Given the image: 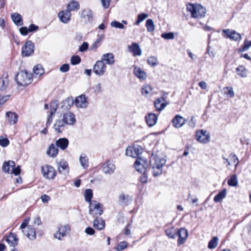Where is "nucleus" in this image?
Instances as JSON below:
<instances>
[{"mask_svg":"<svg viewBox=\"0 0 251 251\" xmlns=\"http://www.w3.org/2000/svg\"><path fill=\"white\" fill-rule=\"evenodd\" d=\"M79 163L81 167L87 169L89 166V159L87 156L84 153H81L79 158Z\"/></svg>","mask_w":251,"mask_h":251,"instance_id":"nucleus-35","label":"nucleus"},{"mask_svg":"<svg viewBox=\"0 0 251 251\" xmlns=\"http://www.w3.org/2000/svg\"><path fill=\"white\" fill-rule=\"evenodd\" d=\"M11 18L13 22L18 26L23 25L22 16L17 13H12Z\"/></svg>","mask_w":251,"mask_h":251,"instance_id":"nucleus-36","label":"nucleus"},{"mask_svg":"<svg viewBox=\"0 0 251 251\" xmlns=\"http://www.w3.org/2000/svg\"><path fill=\"white\" fill-rule=\"evenodd\" d=\"M185 123V119L179 115H176L174 118V126L179 128L183 126Z\"/></svg>","mask_w":251,"mask_h":251,"instance_id":"nucleus-34","label":"nucleus"},{"mask_svg":"<svg viewBox=\"0 0 251 251\" xmlns=\"http://www.w3.org/2000/svg\"><path fill=\"white\" fill-rule=\"evenodd\" d=\"M251 46V41H249L247 40H245L244 45L242 48L239 49V51L243 52L247 50Z\"/></svg>","mask_w":251,"mask_h":251,"instance_id":"nucleus-50","label":"nucleus"},{"mask_svg":"<svg viewBox=\"0 0 251 251\" xmlns=\"http://www.w3.org/2000/svg\"><path fill=\"white\" fill-rule=\"evenodd\" d=\"M71 13L69 10L67 9L60 11L58 14V17L59 20L63 24H68L71 20Z\"/></svg>","mask_w":251,"mask_h":251,"instance_id":"nucleus-19","label":"nucleus"},{"mask_svg":"<svg viewBox=\"0 0 251 251\" xmlns=\"http://www.w3.org/2000/svg\"><path fill=\"white\" fill-rule=\"evenodd\" d=\"M151 87L148 84H145L142 88V93L143 95L148 96L152 91Z\"/></svg>","mask_w":251,"mask_h":251,"instance_id":"nucleus-47","label":"nucleus"},{"mask_svg":"<svg viewBox=\"0 0 251 251\" xmlns=\"http://www.w3.org/2000/svg\"><path fill=\"white\" fill-rule=\"evenodd\" d=\"M76 122L75 114L71 111H67L63 113L62 119L56 120L54 124V130L58 133L62 132L66 125H73Z\"/></svg>","mask_w":251,"mask_h":251,"instance_id":"nucleus-1","label":"nucleus"},{"mask_svg":"<svg viewBox=\"0 0 251 251\" xmlns=\"http://www.w3.org/2000/svg\"><path fill=\"white\" fill-rule=\"evenodd\" d=\"M127 243L126 241L120 242L116 247L115 249L118 251H121L126 248Z\"/></svg>","mask_w":251,"mask_h":251,"instance_id":"nucleus-53","label":"nucleus"},{"mask_svg":"<svg viewBox=\"0 0 251 251\" xmlns=\"http://www.w3.org/2000/svg\"><path fill=\"white\" fill-rule=\"evenodd\" d=\"M41 199L43 202L47 203L50 200V197L46 194H44L41 196Z\"/></svg>","mask_w":251,"mask_h":251,"instance_id":"nucleus-64","label":"nucleus"},{"mask_svg":"<svg viewBox=\"0 0 251 251\" xmlns=\"http://www.w3.org/2000/svg\"><path fill=\"white\" fill-rule=\"evenodd\" d=\"M6 241L11 246L15 247L18 244V239L16 234L11 233L6 238Z\"/></svg>","mask_w":251,"mask_h":251,"instance_id":"nucleus-32","label":"nucleus"},{"mask_svg":"<svg viewBox=\"0 0 251 251\" xmlns=\"http://www.w3.org/2000/svg\"><path fill=\"white\" fill-rule=\"evenodd\" d=\"M6 117L11 125H15L17 123L18 116L15 112H7L6 113Z\"/></svg>","mask_w":251,"mask_h":251,"instance_id":"nucleus-28","label":"nucleus"},{"mask_svg":"<svg viewBox=\"0 0 251 251\" xmlns=\"http://www.w3.org/2000/svg\"><path fill=\"white\" fill-rule=\"evenodd\" d=\"M93 225L95 228L101 230L105 227V222L101 218H96L93 221Z\"/></svg>","mask_w":251,"mask_h":251,"instance_id":"nucleus-31","label":"nucleus"},{"mask_svg":"<svg viewBox=\"0 0 251 251\" xmlns=\"http://www.w3.org/2000/svg\"><path fill=\"white\" fill-rule=\"evenodd\" d=\"M110 25L112 27L121 29H124L125 28L124 25L122 23H121L116 21H113L111 22L110 23Z\"/></svg>","mask_w":251,"mask_h":251,"instance_id":"nucleus-51","label":"nucleus"},{"mask_svg":"<svg viewBox=\"0 0 251 251\" xmlns=\"http://www.w3.org/2000/svg\"><path fill=\"white\" fill-rule=\"evenodd\" d=\"M16 81L19 85L26 86L32 81L31 75L26 71H21L17 74Z\"/></svg>","mask_w":251,"mask_h":251,"instance_id":"nucleus-5","label":"nucleus"},{"mask_svg":"<svg viewBox=\"0 0 251 251\" xmlns=\"http://www.w3.org/2000/svg\"><path fill=\"white\" fill-rule=\"evenodd\" d=\"M80 17L86 23H91L94 20L93 11L90 9L82 10Z\"/></svg>","mask_w":251,"mask_h":251,"instance_id":"nucleus-17","label":"nucleus"},{"mask_svg":"<svg viewBox=\"0 0 251 251\" xmlns=\"http://www.w3.org/2000/svg\"><path fill=\"white\" fill-rule=\"evenodd\" d=\"M227 184L230 186L235 187L238 185V179L236 175L231 176L227 181Z\"/></svg>","mask_w":251,"mask_h":251,"instance_id":"nucleus-46","label":"nucleus"},{"mask_svg":"<svg viewBox=\"0 0 251 251\" xmlns=\"http://www.w3.org/2000/svg\"><path fill=\"white\" fill-rule=\"evenodd\" d=\"M148 64L152 67H155L157 65V59L155 57L151 56L148 59Z\"/></svg>","mask_w":251,"mask_h":251,"instance_id":"nucleus-52","label":"nucleus"},{"mask_svg":"<svg viewBox=\"0 0 251 251\" xmlns=\"http://www.w3.org/2000/svg\"><path fill=\"white\" fill-rule=\"evenodd\" d=\"M9 144V141L7 138H0V145L3 147H6Z\"/></svg>","mask_w":251,"mask_h":251,"instance_id":"nucleus-56","label":"nucleus"},{"mask_svg":"<svg viewBox=\"0 0 251 251\" xmlns=\"http://www.w3.org/2000/svg\"><path fill=\"white\" fill-rule=\"evenodd\" d=\"M69 70V65L68 64H64L62 65L59 68L60 72L62 73H66Z\"/></svg>","mask_w":251,"mask_h":251,"instance_id":"nucleus-58","label":"nucleus"},{"mask_svg":"<svg viewBox=\"0 0 251 251\" xmlns=\"http://www.w3.org/2000/svg\"><path fill=\"white\" fill-rule=\"evenodd\" d=\"M88 48V44L87 42H84L80 46L79 50L81 52L87 50Z\"/></svg>","mask_w":251,"mask_h":251,"instance_id":"nucleus-63","label":"nucleus"},{"mask_svg":"<svg viewBox=\"0 0 251 251\" xmlns=\"http://www.w3.org/2000/svg\"><path fill=\"white\" fill-rule=\"evenodd\" d=\"M33 74L35 77L41 76L44 73V69L41 65H37L33 68Z\"/></svg>","mask_w":251,"mask_h":251,"instance_id":"nucleus-40","label":"nucleus"},{"mask_svg":"<svg viewBox=\"0 0 251 251\" xmlns=\"http://www.w3.org/2000/svg\"><path fill=\"white\" fill-rule=\"evenodd\" d=\"M106 64L109 65H113L115 63L114 55L112 53H106L101 56V60Z\"/></svg>","mask_w":251,"mask_h":251,"instance_id":"nucleus-25","label":"nucleus"},{"mask_svg":"<svg viewBox=\"0 0 251 251\" xmlns=\"http://www.w3.org/2000/svg\"><path fill=\"white\" fill-rule=\"evenodd\" d=\"M148 17V14L145 13H142L141 14H139L137 16V20L133 24V25H139L141 22L144 21Z\"/></svg>","mask_w":251,"mask_h":251,"instance_id":"nucleus-43","label":"nucleus"},{"mask_svg":"<svg viewBox=\"0 0 251 251\" xmlns=\"http://www.w3.org/2000/svg\"><path fill=\"white\" fill-rule=\"evenodd\" d=\"M41 223H42V222L40 220V218L39 217H35L34 219L33 224L31 225H33L34 226V227L37 228V226L40 225L41 224Z\"/></svg>","mask_w":251,"mask_h":251,"instance_id":"nucleus-60","label":"nucleus"},{"mask_svg":"<svg viewBox=\"0 0 251 251\" xmlns=\"http://www.w3.org/2000/svg\"><path fill=\"white\" fill-rule=\"evenodd\" d=\"M71 227L69 224H60L57 226L54 237L59 240H62L69 233Z\"/></svg>","mask_w":251,"mask_h":251,"instance_id":"nucleus-7","label":"nucleus"},{"mask_svg":"<svg viewBox=\"0 0 251 251\" xmlns=\"http://www.w3.org/2000/svg\"><path fill=\"white\" fill-rule=\"evenodd\" d=\"M133 73L135 75L141 80H145L147 78V74L141 68L135 66Z\"/></svg>","mask_w":251,"mask_h":251,"instance_id":"nucleus-27","label":"nucleus"},{"mask_svg":"<svg viewBox=\"0 0 251 251\" xmlns=\"http://www.w3.org/2000/svg\"><path fill=\"white\" fill-rule=\"evenodd\" d=\"M236 71L238 75L242 77L247 76V71L246 69L243 66H239L236 69Z\"/></svg>","mask_w":251,"mask_h":251,"instance_id":"nucleus-41","label":"nucleus"},{"mask_svg":"<svg viewBox=\"0 0 251 251\" xmlns=\"http://www.w3.org/2000/svg\"><path fill=\"white\" fill-rule=\"evenodd\" d=\"M101 171L105 175H111L116 170V165L113 161L108 160L103 162L101 166Z\"/></svg>","mask_w":251,"mask_h":251,"instance_id":"nucleus-9","label":"nucleus"},{"mask_svg":"<svg viewBox=\"0 0 251 251\" xmlns=\"http://www.w3.org/2000/svg\"><path fill=\"white\" fill-rule=\"evenodd\" d=\"M168 104V102L166 100V97L159 98L154 101V107L158 111L163 110Z\"/></svg>","mask_w":251,"mask_h":251,"instance_id":"nucleus-21","label":"nucleus"},{"mask_svg":"<svg viewBox=\"0 0 251 251\" xmlns=\"http://www.w3.org/2000/svg\"><path fill=\"white\" fill-rule=\"evenodd\" d=\"M142 175L140 177V181L142 183H146L148 181V175L145 173H142Z\"/></svg>","mask_w":251,"mask_h":251,"instance_id":"nucleus-59","label":"nucleus"},{"mask_svg":"<svg viewBox=\"0 0 251 251\" xmlns=\"http://www.w3.org/2000/svg\"><path fill=\"white\" fill-rule=\"evenodd\" d=\"M134 166L137 171L141 173H145L148 166V161L144 158H138L134 164Z\"/></svg>","mask_w":251,"mask_h":251,"instance_id":"nucleus-10","label":"nucleus"},{"mask_svg":"<svg viewBox=\"0 0 251 251\" xmlns=\"http://www.w3.org/2000/svg\"><path fill=\"white\" fill-rule=\"evenodd\" d=\"M85 232L88 235H93L95 234V231L93 228L87 227L85 229Z\"/></svg>","mask_w":251,"mask_h":251,"instance_id":"nucleus-61","label":"nucleus"},{"mask_svg":"<svg viewBox=\"0 0 251 251\" xmlns=\"http://www.w3.org/2000/svg\"><path fill=\"white\" fill-rule=\"evenodd\" d=\"M224 90H225L224 92L225 94L228 95L231 98H232L234 96V92L232 87H226L224 88Z\"/></svg>","mask_w":251,"mask_h":251,"instance_id":"nucleus-54","label":"nucleus"},{"mask_svg":"<svg viewBox=\"0 0 251 251\" xmlns=\"http://www.w3.org/2000/svg\"><path fill=\"white\" fill-rule=\"evenodd\" d=\"M197 140L202 144L207 143L210 141V135L206 130L201 129L198 131L196 133Z\"/></svg>","mask_w":251,"mask_h":251,"instance_id":"nucleus-12","label":"nucleus"},{"mask_svg":"<svg viewBox=\"0 0 251 251\" xmlns=\"http://www.w3.org/2000/svg\"><path fill=\"white\" fill-rule=\"evenodd\" d=\"M55 144L57 147L59 148L62 150H64L68 146L69 141L65 138H60L56 141Z\"/></svg>","mask_w":251,"mask_h":251,"instance_id":"nucleus-30","label":"nucleus"},{"mask_svg":"<svg viewBox=\"0 0 251 251\" xmlns=\"http://www.w3.org/2000/svg\"><path fill=\"white\" fill-rule=\"evenodd\" d=\"M80 9V4L78 1L75 0H71L69 2L67 5V10L69 12L77 11Z\"/></svg>","mask_w":251,"mask_h":251,"instance_id":"nucleus-29","label":"nucleus"},{"mask_svg":"<svg viewBox=\"0 0 251 251\" xmlns=\"http://www.w3.org/2000/svg\"><path fill=\"white\" fill-rule=\"evenodd\" d=\"M74 103L73 99L65 100L62 102L61 108L64 110H67L70 108L71 106Z\"/></svg>","mask_w":251,"mask_h":251,"instance_id":"nucleus-44","label":"nucleus"},{"mask_svg":"<svg viewBox=\"0 0 251 251\" xmlns=\"http://www.w3.org/2000/svg\"><path fill=\"white\" fill-rule=\"evenodd\" d=\"M15 166V163L13 161H5L3 164L2 170L6 173L10 174L11 168Z\"/></svg>","mask_w":251,"mask_h":251,"instance_id":"nucleus-33","label":"nucleus"},{"mask_svg":"<svg viewBox=\"0 0 251 251\" xmlns=\"http://www.w3.org/2000/svg\"><path fill=\"white\" fill-rule=\"evenodd\" d=\"M21 173V168L20 166H18L17 167L14 168L13 167L11 168V171L10 174H14L15 176L19 175Z\"/></svg>","mask_w":251,"mask_h":251,"instance_id":"nucleus-57","label":"nucleus"},{"mask_svg":"<svg viewBox=\"0 0 251 251\" xmlns=\"http://www.w3.org/2000/svg\"><path fill=\"white\" fill-rule=\"evenodd\" d=\"M226 189H224L214 197V201L215 202H219L226 197Z\"/></svg>","mask_w":251,"mask_h":251,"instance_id":"nucleus-39","label":"nucleus"},{"mask_svg":"<svg viewBox=\"0 0 251 251\" xmlns=\"http://www.w3.org/2000/svg\"><path fill=\"white\" fill-rule=\"evenodd\" d=\"M93 197V192L91 189H88L85 191V199L86 201L90 203L92 202L91 199Z\"/></svg>","mask_w":251,"mask_h":251,"instance_id":"nucleus-49","label":"nucleus"},{"mask_svg":"<svg viewBox=\"0 0 251 251\" xmlns=\"http://www.w3.org/2000/svg\"><path fill=\"white\" fill-rule=\"evenodd\" d=\"M103 213V206L98 201H94L89 203V213L94 217L98 218Z\"/></svg>","mask_w":251,"mask_h":251,"instance_id":"nucleus-6","label":"nucleus"},{"mask_svg":"<svg viewBox=\"0 0 251 251\" xmlns=\"http://www.w3.org/2000/svg\"><path fill=\"white\" fill-rule=\"evenodd\" d=\"M218 238L216 236L213 237L208 243V248L210 249L215 248L218 245Z\"/></svg>","mask_w":251,"mask_h":251,"instance_id":"nucleus-48","label":"nucleus"},{"mask_svg":"<svg viewBox=\"0 0 251 251\" xmlns=\"http://www.w3.org/2000/svg\"><path fill=\"white\" fill-rule=\"evenodd\" d=\"M57 103L56 101L51 103L50 105V115L48 116L47 121V126L50 125L52 122V116L54 114L57 110Z\"/></svg>","mask_w":251,"mask_h":251,"instance_id":"nucleus-24","label":"nucleus"},{"mask_svg":"<svg viewBox=\"0 0 251 251\" xmlns=\"http://www.w3.org/2000/svg\"><path fill=\"white\" fill-rule=\"evenodd\" d=\"M9 86V76L7 73L2 74L0 77V90L1 91L6 90Z\"/></svg>","mask_w":251,"mask_h":251,"instance_id":"nucleus-22","label":"nucleus"},{"mask_svg":"<svg viewBox=\"0 0 251 251\" xmlns=\"http://www.w3.org/2000/svg\"><path fill=\"white\" fill-rule=\"evenodd\" d=\"M186 9L191 14V17L195 19H201L205 16L206 9L201 4L198 3H188Z\"/></svg>","mask_w":251,"mask_h":251,"instance_id":"nucleus-3","label":"nucleus"},{"mask_svg":"<svg viewBox=\"0 0 251 251\" xmlns=\"http://www.w3.org/2000/svg\"><path fill=\"white\" fill-rule=\"evenodd\" d=\"M42 171L44 177L48 179H53L56 175V172L54 168L50 165H46L42 168Z\"/></svg>","mask_w":251,"mask_h":251,"instance_id":"nucleus-11","label":"nucleus"},{"mask_svg":"<svg viewBox=\"0 0 251 251\" xmlns=\"http://www.w3.org/2000/svg\"><path fill=\"white\" fill-rule=\"evenodd\" d=\"M176 234L178 236V246H179L185 243L188 236V231L184 228H181L178 230Z\"/></svg>","mask_w":251,"mask_h":251,"instance_id":"nucleus-18","label":"nucleus"},{"mask_svg":"<svg viewBox=\"0 0 251 251\" xmlns=\"http://www.w3.org/2000/svg\"><path fill=\"white\" fill-rule=\"evenodd\" d=\"M75 104L77 108H84L86 107L88 102L85 95H81L77 97L75 99Z\"/></svg>","mask_w":251,"mask_h":251,"instance_id":"nucleus-20","label":"nucleus"},{"mask_svg":"<svg viewBox=\"0 0 251 251\" xmlns=\"http://www.w3.org/2000/svg\"><path fill=\"white\" fill-rule=\"evenodd\" d=\"M146 26L147 27V31L149 32H153L154 30V25L152 19H149L146 21Z\"/></svg>","mask_w":251,"mask_h":251,"instance_id":"nucleus-45","label":"nucleus"},{"mask_svg":"<svg viewBox=\"0 0 251 251\" xmlns=\"http://www.w3.org/2000/svg\"><path fill=\"white\" fill-rule=\"evenodd\" d=\"M102 6L106 9L109 7L111 0H100Z\"/></svg>","mask_w":251,"mask_h":251,"instance_id":"nucleus-62","label":"nucleus"},{"mask_svg":"<svg viewBox=\"0 0 251 251\" xmlns=\"http://www.w3.org/2000/svg\"><path fill=\"white\" fill-rule=\"evenodd\" d=\"M104 35L103 34H99L96 41L92 45V48L93 49H97L99 47H100L104 39Z\"/></svg>","mask_w":251,"mask_h":251,"instance_id":"nucleus-42","label":"nucleus"},{"mask_svg":"<svg viewBox=\"0 0 251 251\" xmlns=\"http://www.w3.org/2000/svg\"><path fill=\"white\" fill-rule=\"evenodd\" d=\"M57 168L59 174L66 176L69 173L68 163L64 159L57 162Z\"/></svg>","mask_w":251,"mask_h":251,"instance_id":"nucleus-16","label":"nucleus"},{"mask_svg":"<svg viewBox=\"0 0 251 251\" xmlns=\"http://www.w3.org/2000/svg\"><path fill=\"white\" fill-rule=\"evenodd\" d=\"M119 199L120 204L124 205H127L132 201V199L130 196L124 194L121 195Z\"/></svg>","mask_w":251,"mask_h":251,"instance_id":"nucleus-38","label":"nucleus"},{"mask_svg":"<svg viewBox=\"0 0 251 251\" xmlns=\"http://www.w3.org/2000/svg\"><path fill=\"white\" fill-rule=\"evenodd\" d=\"M143 151V148L139 145L128 146L126 149V154L133 158H140L139 156L142 154Z\"/></svg>","mask_w":251,"mask_h":251,"instance_id":"nucleus-8","label":"nucleus"},{"mask_svg":"<svg viewBox=\"0 0 251 251\" xmlns=\"http://www.w3.org/2000/svg\"><path fill=\"white\" fill-rule=\"evenodd\" d=\"M222 31L225 34V37L226 38H229L235 41H239L241 39V34L234 30L226 29H223Z\"/></svg>","mask_w":251,"mask_h":251,"instance_id":"nucleus-13","label":"nucleus"},{"mask_svg":"<svg viewBox=\"0 0 251 251\" xmlns=\"http://www.w3.org/2000/svg\"><path fill=\"white\" fill-rule=\"evenodd\" d=\"M129 50L132 53L133 56H140L142 54V50L138 44L133 42L128 46Z\"/></svg>","mask_w":251,"mask_h":251,"instance_id":"nucleus-26","label":"nucleus"},{"mask_svg":"<svg viewBox=\"0 0 251 251\" xmlns=\"http://www.w3.org/2000/svg\"><path fill=\"white\" fill-rule=\"evenodd\" d=\"M81 58L78 55H74L71 57V63L72 65H75L80 62Z\"/></svg>","mask_w":251,"mask_h":251,"instance_id":"nucleus-55","label":"nucleus"},{"mask_svg":"<svg viewBox=\"0 0 251 251\" xmlns=\"http://www.w3.org/2000/svg\"><path fill=\"white\" fill-rule=\"evenodd\" d=\"M57 148L58 147H57L56 144H51L49 147V150L47 151V154L52 157H56L58 152Z\"/></svg>","mask_w":251,"mask_h":251,"instance_id":"nucleus-37","label":"nucleus"},{"mask_svg":"<svg viewBox=\"0 0 251 251\" xmlns=\"http://www.w3.org/2000/svg\"><path fill=\"white\" fill-rule=\"evenodd\" d=\"M158 117L153 113H150L145 117L147 124L150 127L154 126L157 123Z\"/></svg>","mask_w":251,"mask_h":251,"instance_id":"nucleus-23","label":"nucleus"},{"mask_svg":"<svg viewBox=\"0 0 251 251\" xmlns=\"http://www.w3.org/2000/svg\"><path fill=\"white\" fill-rule=\"evenodd\" d=\"M166 163V160L163 157L152 154L150 158V166L152 173L154 176L161 175L162 173V167Z\"/></svg>","mask_w":251,"mask_h":251,"instance_id":"nucleus-2","label":"nucleus"},{"mask_svg":"<svg viewBox=\"0 0 251 251\" xmlns=\"http://www.w3.org/2000/svg\"><path fill=\"white\" fill-rule=\"evenodd\" d=\"M30 218H26L20 225V228L22 229L23 234L25 235L29 240H34L36 238L37 228L33 225H28Z\"/></svg>","mask_w":251,"mask_h":251,"instance_id":"nucleus-4","label":"nucleus"},{"mask_svg":"<svg viewBox=\"0 0 251 251\" xmlns=\"http://www.w3.org/2000/svg\"><path fill=\"white\" fill-rule=\"evenodd\" d=\"M34 45L31 41H27L22 48V53L23 56H29L34 52Z\"/></svg>","mask_w":251,"mask_h":251,"instance_id":"nucleus-15","label":"nucleus"},{"mask_svg":"<svg viewBox=\"0 0 251 251\" xmlns=\"http://www.w3.org/2000/svg\"><path fill=\"white\" fill-rule=\"evenodd\" d=\"M106 66L102 60L97 61L93 67L94 72L98 75L102 76L104 75Z\"/></svg>","mask_w":251,"mask_h":251,"instance_id":"nucleus-14","label":"nucleus"}]
</instances>
